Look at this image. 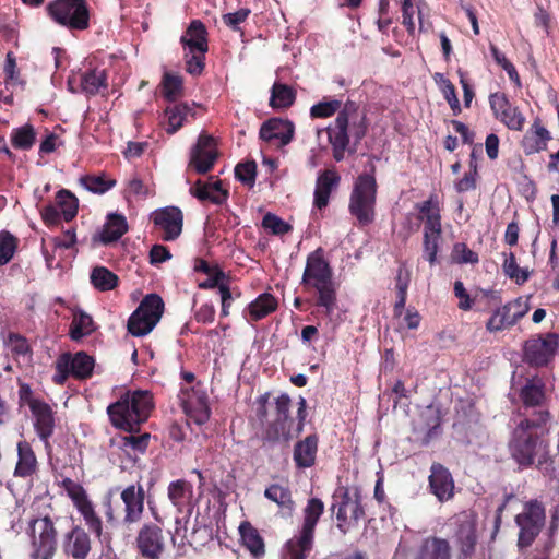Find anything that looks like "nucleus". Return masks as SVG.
Instances as JSON below:
<instances>
[{"label": "nucleus", "instance_id": "59", "mask_svg": "<svg viewBox=\"0 0 559 559\" xmlns=\"http://www.w3.org/2000/svg\"><path fill=\"white\" fill-rule=\"evenodd\" d=\"M193 271L198 275H204L207 280H224V273L216 264H211L203 259H195L193 262Z\"/></svg>", "mask_w": 559, "mask_h": 559}, {"label": "nucleus", "instance_id": "51", "mask_svg": "<svg viewBox=\"0 0 559 559\" xmlns=\"http://www.w3.org/2000/svg\"><path fill=\"white\" fill-rule=\"evenodd\" d=\"M35 130L31 124H25L14 129L11 135V142L15 148L29 150L35 142Z\"/></svg>", "mask_w": 559, "mask_h": 559}, {"label": "nucleus", "instance_id": "12", "mask_svg": "<svg viewBox=\"0 0 559 559\" xmlns=\"http://www.w3.org/2000/svg\"><path fill=\"white\" fill-rule=\"evenodd\" d=\"M559 348V334L548 332L537 334L525 341L523 360L531 367H547L555 358Z\"/></svg>", "mask_w": 559, "mask_h": 559}, {"label": "nucleus", "instance_id": "21", "mask_svg": "<svg viewBox=\"0 0 559 559\" xmlns=\"http://www.w3.org/2000/svg\"><path fill=\"white\" fill-rule=\"evenodd\" d=\"M34 417V429L44 443L46 451H51L50 438L55 431V412L51 406L44 402L40 405H35L31 411Z\"/></svg>", "mask_w": 559, "mask_h": 559}, {"label": "nucleus", "instance_id": "31", "mask_svg": "<svg viewBox=\"0 0 559 559\" xmlns=\"http://www.w3.org/2000/svg\"><path fill=\"white\" fill-rule=\"evenodd\" d=\"M190 193L202 202L210 201L216 205L225 203L228 198V191L222 188L219 180L213 182L197 180L190 188Z\"/></svg>", "mask_w": 559, "mask_h": 559}, {"label": "nucleus", "instance_id": "45", "mask_svg": "<svg viewBox=\"0 0 559 559\" xmlns=\"http://www.w3.org/2000/svg\"><path fill=\"white\" fill-rule=\"evenodd\" d=\"M58 485L67 492L75 508L90 500L84 487L69 477H63Z\"/></svg>", "mask_w": 559, "mask_h": 559}, {"label": "nucleus", "instance_id": "47", "mask_svg": "<svg viewBox=\"0 0 559 559\" xmlns=\"http://www.w3.org/2000/svg\"><path fill=\"white\" fill-rule=\"evenodd\" d=\"M80 85L84 93L95 95L100 87H105V73L97 70L86 72L81 75Z\"/></svg>", "mask_w": 559, "mask_h": 559}, {"label": "nucleus", "instance_id": "10", "mask_svg": "<svg viewBox=\"0 0 559 559\" xmlns=\"http://www.w3.org/2000/svg\"><path fill=\"white\" fill-rule=\"evenodd\" d=\"M546 522L544 506L537 500H531L524 504L523 511L515 516L519 527L518 547L520 550L533 545L542 532Z\"/></svg>", "mask_w": 559, "mask_h": 559}, {"label": "nucleus", "instance_id": "14", "mask_svg": "<svg viewBox=\"0 0 559 559\" xmlns=\"http://www.w3.org/2000/svg\"><path fill=\"white\" fill-rule=\"evenodd\" d=\"M135 548L143 559H160L166 545L163 530L155 523H145L135 537Z\"/></svg>", "mask_w": 559, "mask_h": 559}, {"label": "nucleus", "instance_id": "54", "mask_svg": "<svg viewBox=\"0 0 559 559\" xmlns=\"http://www.w3.org/2000/svg\"><path fill=\"white\" fill-rule=\"evenodd\" d=\"M451 262L457 264H476L478 262V254L471 250L464 242H456L450 254Z\"/></svg>", "mask_w": 559, "mask_h": 559}, {"label": "nucleus", "instance_id": "25", "mask_svg": "<svg viewBox=\"0 0 559 559\" xmlns=\"http://www.w3.org/2000/svg\"><path fill=\"white\" fill-rule=\"evenodd\" d=\"M294 124L288 120L280 118L269 119L263 122L260 129V138L263 141H278L280 146H285L293 140Z\"/></svg>", "mask_w": 559, "mask_h": 559}, {"label": "nucleus", "instance_id": "53", "mask_svg": "<svg viewBox=\"0 0 559 559\" xmlns=\"http://www.w3.org/2000/svg\"><path fill=\"white\" fill-rule=\"evenodd\" d=\"M228 282H199V287L201 289H218L222 301V316L229 314V307L231 301V293L230 288L227 285Z\"/></svg>", "mask_w": 559, "mask_h": 559}, {"label": "nucleus", "instance_id": "60", "mask_svg": "<svg viewBox=\"0 0 559 559\" xmlns=\"http://www.w3.org/2000/svg\"><path fill=\"white\" fill-rule=\"evenodd\" d=\"M7 344L15 356H26L32 353L26 337L19 333H9Z\"/></svg>", "mask_w": 559, "mask_h": 559}, {"label": "nucleus", "instance_id": "29", "mask_svg": "<svg viewBox=\"0 0 559 559\" xmlns=\"http://www.w3.org/2000/svg\"><path fill=\"white\" fill-rule=\"evenodd\" d=\"M323 513L324 503L320 498L308 499L302 509V524L297 534L314 542L316 526Z\"/></svg>", "mask_w": 559, "mask_h": 559}, {"label": "nucleus", "instance_id": "15", "mask_svg": "<svg viewBox=\"0 0 559 559\" xmlns=\"http://www.w3.org/2000/svg\"><path fill=\"white\" fill-rule=\"evenodd\" d=\"M181 394V404L187 416L199 426L207 423L211 417V407L202 384L198 382L190 391L182 389Z\"/></svg>", "mask_w": 559, "mask_h": 559}, {"label": "nucleus", "instance_id": "42", "mask_svg": "<svg viewBox=\"0 0 559 559\" xmlns=\"http://www.w3.org/2000/svg\"><path fill=\"white\" fill-rule=\"evenodd\" d=\"M165 116L167 118V133L177 132L183 124V121L188 118V116H194L193 107L188 105L187 103H181L175 105L173 107H167L165 109Z\"/></svg>", "mask_w": 559, "mask_h": 559}, {"label": "nucleus", "instance_id": "33", "mask_svg": "<svg viewBox=\"0 0 559 559\" xmlns=\"http://www.w3.org/2000/svg\"><path fill=\"white\" fill-rule=\"evenodd\" d=\"M206 35L207 32L204 24L199 20H194L190 23L186 34L181 36L180 43L185 50L206 52L209 49Z\"/></svg>", "mask_w": 559, "mask_h": 559}, {"label": "nucleus", "instance_id": "44", "mask_svg": "<svg viewBox=\"0 0 559 559\" xmlns=\"http://www.w3.org/2000/svg\"><path fill=\"white\" fill-rule=\"evenodd\" d=\"M93 332V320L92 317L80 311L73 316V320L70 324V337L73 341H79L82 337L90 335Z\"/></svg>", "mask_w": 559, "mask_h": 559}, {"label": "nucleus", "instance_id": "56", "mask_svg": "<svg viewBox=\"0 0 559 559\" xmlns=\"http://www.w3.org/2000/svg\"><path fill=\"white\" fill-rule=\"evenodd\" d=\"M80 182L94 193H105L116 183L115 180H106L104 176H85L80 179Z\"/></svg>", "mask_w": 559, "mask_h": 559}, {"label": "nucleus", "instance_id": "39", "mask_svg": "<svg viewBox=\"0 0 559 559\" xmlns=\"http://www.w3.org/2000/svg\"><path fill=\"white\" fill-rule=\"evenodd\" d=\"M314 542L301 535H294L285 543L281 559H307L313 549Z\"/></svg>", "mask_w": 559, "mask_h": 559}, {"label": "nucleus", "instance_id": "24", "mask_svg": "<svg viewBox=\"0 0 559 559\" xmlns=\"http://www.w3.org/2000/svg\"><path fill=\"white\" fill-rule=\"evenodd\" d=\"M319 448V437L311 433L298 440L293 450V460L296 468L307 469L316 465Z\"/></svg>", "mask_w": 559, "mask_h": 559}, {"label": "nucleus", "instance_id": "8", "mask_svg": "<svg viewBox=\"0 0 559 559\" xmlns=\"http://www.w3.org/2000/svg\"><path fill=\"white\" fill-rule=\"evenodd\" d=\"M418 219L424 222V253L433 263L438 252V243L442 233L440 206L435 194L415 205Z\"/></svg>", "mask_w": 559, "mask_h": 559}, {"label": "nucleus", "instance_id": "43", "mask_svg": "<svg viewBox=\"0 0 559 559\" xmlns=\"http://www.w3.org/2000/svg\"><path fill=\"white\" fill-rule=\"evenodd\" d=\"M192 493V486L185 479L171 481L167 488V495L171 503L181 510Z\"/></svg>", "mask_w": 559, "mask_h": 559}, {"label": "nucleus", "instance_id": "11", "mask_svg": "<svg viewBox=\"0 0 559 559\" xmlns=\"http://www.w3.org/2000/svg\"><path fill=\"white\" fill-rule=\"evenodd\" d=\"M306 417L307 402L302 396H299L297 420L295 421L293 417L285 419H272L263 431V441L270 443H289L302 432Z\"/></svg>", "mask_w": 559, "mask_h": 559}, {"label": "nucleus", "instance_id": "63", "mask_svg": "<svg viewBox=\"0 0 559 559\" xmlns=\"http://www.w3.org/2000/svg\"><path fill=\"white\" fill-rule=\"evenodd\" d=\"M292 399L287 393H282L274 400V418L285 419L292 418L290 416Z\"/></svg>", "mask_w": 559, "mask_h": 559}, {"label": "nucleus", "instance_id": "32", "mask_svg": "<svg viewBox=\"0 0 559 559\" xmlns=\"http://www.w3.org/2000/svg\"><path fill=\"white\" fill-rule=\"evenodd\" d=\"M341 177L334 169L321 173L316 181L314 205L323 209L328 205L331 192L337 188Z\"/></svg>", "mask_w": 559, "mask_h": 559}, {"label": "nucleus", "instance_id": "41", "mask_svg": "<svg viewBox=\"0 0 559 559\" xmlns=\"http://www.w3.org/2000/svg\"><path fill=\"white\" fill-rule=\"evenodd\" d=\"M310 284L311 282H305ZM318 293L317 306L323 307L326 316L332 314L336 308L335 282H312Z\"/></svg>", "mask_w": 559, "mask_h": 559}, {"label": "nucleus", "instance_id": "64", "mask_svg": "<svg viewBox=\"0 0 559 559\" xmlns=\"http://www.w3.org/2000/svg\"><path fill=\"white\" fill-rule=\"evenodd\" d=\"M340 107V100L322 102L317 105H313L310 109V114L312 117L326 118L336 112Z\"/></svg>", "mask_w": 559, "mask_h": 559}, {"label": "nucleus", "instance_id": "35", "mask_svg": "<svg viewBox=\"0 0 559 559\" xmlns=\"http://www.w3.org/2000/svg\"><path fill=\"white\" fill-rule=\"evenodd\" d=\"M239 532L242 544L249 550L251 556L255 559L262 558L265 554V545L258 530L249 522H243L239 527Z\"/></svg>", "mask_w": 559, "mask_h": 559}, {"label": "nucleus", "instance_id": "30", "mask_svg": "<svg viewBox=\"0 0 559 559\" xmlns=\"http://www.w3.org/2000/svg\"><path fill=\"white\" fill-rule=\"evenodd\" d=\"M519 397L525 408L542 407L546 402V384L543 379H527L519 391Z\"/></svg>", "mask_w": 559, "mask_h": 559}, {"label": "nucleus", "instance_id": "22", "mask_svg": "<svg viewBox=\"0 0 559 559\" xmlns=\"http://www.w3.org/2000/svg\"><path fill=\"white\" fill-rule=\"evenodd\" d=\"M453 538L459 548V558H471L477 545L476 523L467 518L459 520Z\"/></svg>", "mask_w": 559, "mask_h": 559}, {"label": "nucleus", "instance_id": "13", "mask_svg": "<svg viewBox=\"0 0 559 559\" xmlns=\"http://www.w3.org/2000/svg\"><path fill=\"white\" fill-rule=\"evenodd\" d=\"M47 10L49 15L62 26L72 29L88 27V11L84 0H55Z\"/></svg>", "mask_w": 559, "mask_h": 559}, {"label": "nucleus", "instance_id": "5", "mask_svg": "<svg viewBox=\"0 0 559 559\" xmlns=\"http://www.w3.org/2000/svg\"><path fill=\"white\" fill-rule=\"evenodd\" d=\"M333 500L331 511H336V527L345 535L366 516L361 491L359 488L350 491L348 487H340L333 493Z\"/></svg>", "mask_w": 559, "mask_h": 559}, {"label": "nucleus", "instance_id": "52", "mask_svg": "<svg viewBox=\"0 0 559 559\" xmlns=\"http://www.w3.org/2000/svg\"><path fill=\"white\" fill-rule=\"evenodd\" d=\"M163 94L166 99L174 102L182 94V78L171 73H165L163 81Z\"/></svg>", "mask_w": 559, "mask_h": 559}, {"label": "nucleus", "instance_id": "27", "mask_svg": "<svg viewBox=\"0 0 559 559\" xmlns=\"http://www.w3.org/2000/svg\"><path fill=\"white\" fill-rule=\"evenodd\" d=\"M263 495H264L265 499L274 502L278 507V509L283 515H285V516L293 515L295 508H296V503L293 498L292 489L287 481L285 484L284 483H273V484L269 485L264 489Z\"/></svg>", "mask_w": 559, "mask_h": 559}, {"label": "nucleus", "instance_id": "49", "mask_svg": "<svg viewBox=\"0 0 559 559\" xmlns=\"http://www.w3.org/2000/svg\"><path fill=\"white\" fill-rule=\"evenodd\" d=\"M78 511L81 513V515L84 519V522L88 530L94 533L97 537H100L103 533V522L102 519L98 516V514L94 510V506L91 500L85 502L84 504H81L79 508H76Z\"/></svg>", "mask_w": 559, "mask_h": 559}, {"label": "nucleus", "instance_id": "23", "mask_svg": "<svg viewBox=\"0 0 559 559\" xmlns=\"http://www.w3.org/2000/svg\"><path fill=\"white\" fill-rule=\"evenodd\" d=\"M17 461L13 475L16 478L32 480L39 471V463L32 444L26 440H20L16 444Z\"/></svg>", "mask_w": 559, "mask_h": 559}, {"label": "nucleus", "instance_id": "7", "mask_svg": "<svg viewBox=\"0 0 559 559\" xmlns=\"http://www.w3.org/2000/svg\"><path fill=\"white\" fill-rule=\"evenodd\" d=\"M123 503L122 511L112 508L110 502L107 503L105 516L110 525L121 523L126 527H130L141 521L144 512L145 491L143 486L138 483L126 487L120 493Z\"/></svg>", "mask_w": 559, "mask_h": 559}, {"label": "nucleus", "instance_id": "62", "mask_svg": "<svg viewBox=\"0 0 559 559\" xmlns=\"http://www.w3.org/2000/svg\"><path fill=\"white\" fill-rule=\"evenodd\" d=\"M262 226L274 235H283L290 230V226L278 216L267 213L262 221Z\"/></svg>", "mask_w": 559, "mask_h": 559}, {"label": "nucleus", "instance_id": "37", "mask_svg": "<svg viewBox=\"0 0 559 559\" xmlns=\"http://www.w3.org/2000/svg\"><path fill=\"white\" fill-rule=\"evenodd\" d=\"M278 307L277 299L270 293H263L252 300L247 308L251 321H260Z\"/></svg>", "mask_w": 559, "mask_h": 559}, {"label": "nucleus", "instance_id": "1", "mask_svg": "<svg viewBox=\"0 0 559 559\" xmlns=\"http://www.w3.org/2000/svg\"><path fill=\"white\" fill-rule=\"evenodd\" d=\"M154 408V400L151 391H126L118 401L107 407L110 424L130 435L121 437L120 448L130 453H144L148 447L151 435L144 432L134 435L140 426L145 423Z\"/></svg>", "mask_w": 559, "mask_h": 559}, {"label": "nucleus", "instance_id": "38", "mask_svg": "<svg viewBox=\"0 0 559 559\" xmlns=\"http://www.w3.org/2000/svg\"><path fill=\"white\" fill-rule=\"evenodd\" d=\"M549 139L548 130L535 121L524 135L522 145L526 154H533L544 150Z\"/></svg>", "mask_w": 559, "mask_h": 559}, {"label": "nucleus", "instance_id": "55", "mask_svg": "<svg viewBox=\"0 0 559 559\" xmlns=\"http://www.w3.org/2000/svg\"><path fill=\"white\" fill-rule=\"evenodd\" d=\"M502 269L504 275L511 280H527L531 276V272L527 267H520L518 265L515 255L512 252L506 254Z\"/></svg>", "mask_w": 559, "mask_h": 559}, {"label": "nucleus", "instance_id": "26", "mask_svg": "<svg viewBox=\"0 0 559 559\" xmlns=\"http://www.w3.org/2000/svg\"><path fill=\"white\" fill-rule=\"evenodd\" d=\"M95 360L85 352H79L72 355L71 353L61 354L60 366L66 370L67 367L71 369L72 377L76 380H86L93 376Z\"/></svg>", "mask_w": 559, "mask_h": 559}, {"label": "nucleus", "instance_id": "57", "mask_svg": "<svg viewBox=\"0 0 559 559\" xmlns=\"http://www.w3.org/2000/svg\"><path fill=\"white\" fill-rule=\"evenodd\" d=\"M16 249V238L8 231L0 233V265L7 264Z\"/></svg>", "mask_w": 559, "mask_h": 559}, {"label": "nucleus", "instance_id": "18", "mask_svg": "<svg viewBox=\"0 0 559 559\" xmlns=\"http://www.w3.org/2000/svg\"><path fill=\"white\" fill-rule=\"evenodd\" d=\"M428 487L430 493L441 503L450 501L454 497V478L449 468L441 463L433 462L431 464Z\"/></svg>", "mask_w": 559, "mask_h": 559}, {"label": "nucleus", "instance_id": "34", "mask_svg": "<svg viewBox=\"0 0 559 559\" xmlns=\"http://www.w3.org/2000/svg\"><path fill=\"white\" fill-rule=\"evenodd\" d=\"M331 269L324 259L323 250L317 249L307 259L302 280H330Z\"/></svg>", "mask_w": 559, "mask_h": 559}, {"label": "nucleus", "instance_id": "17", "mask_svg": "<svg viewBox=\"0 0 559 559\" xmlns=\"http://www.w3.org/2000/svg\"><path fill=\"white\" fill-rule=\"evenodd\" d=\"M154 225L162 231V239L173 241L177 239L183 226V214L177 206H166L152 213Z\"/></svg>", "mask_w": 559, "mask_h": 559}, {"label": "nucleus", "instance_id": "20", "mask_svg": "<svg viewBox=\"0 0 559 559\" xmlns=\"http://www.w3.org/2000/svg\"><path fill=\"white\" fill-rule=\"evenodd\" d=\"M61 548L68 558L87 559L92 550L88 533L80 525H74L62 538Z\"/></svg>", "mask_w": 559, "mask_h": 559}, {"label": "nucleus", "instance_id": "28", "mask_svg": "<svg viewBox=\"0 0 559 559\" xmlns=\"http://www.w3.org/2000/svg\"><path fill=\"white\" fill-rule=\"evenodd\" d=\"M414 559H452L450 543L445 538L428 536L421 540Z\"/></svg>", "mask_w": 559, "mask_h": 559}, {"label": "nucleus", "instance_id": "6", "mask_svg": "<svg viewBox=\"0 0 559 559\" xmlns=\"http://www.w3.org/2000/svg\"><path fill=\"white\" fill-rule=\"evenodd\" d=\"M377 182L371 174L359 175L354 183L348 210L359 226H367L376 216Z\"/></svg>", "mask_w": 559, "mask_h": 559}, {"label": "nucleus", "instance_id": "9", "mask_svg": "<svg viewBox=\"0 0 559 559\" xmlns=\"http://www.w3.org/2000/svg\"><path fill=\"white\" fill-rule=\"evenodd\" d=\"M165 310L163 298L155 293L147 294L128 319V332L135 337L151 333L160 321Z\"/></svg>", "mask_w": 559, "mask_h": 559}, {"label": "nucleus", "instance_id": "4", "mask_svg": "<svg viewBox=\"0 0 559 559\" xmlns=\"http://www.w3.org/2000/svg\"><path fill=\"white\" fill-rule=\"evenodd\" d=\"M57 520L46 514L28 521L26 534L29 537L31 559H53L58 549Z\"/></svg>", "mask_w": 559, "mask_h": 559}, {"label": "nucleus", "instance_id": "2", "mask_svg": "<svg viewBox=\"0 0 559 559\" xmlns=\"http://www.w3.org/2000/svg\"><path fill=\"white\" fill-rule=\"evenodd\" d=\"M537 419H522L514 428L509 448L512 457L521 466L536 465L544 473L554 471V459L550 455L549 443L536 428L545 425L549 419L548 411L536 413Z\"/></svg>", "mask_w": 559, "mask_h": 559}, {"label": "nucleus", "instance_id": "40", "mask_svg": "<svg viewBox=\"0 0 559 559\" xmlns=\"http://www.w3.org/2000/svg\"><path fill=\"white\" fill-rule=\"evenodd\" d=\"M128 230L126 217L119 214H110L99 235V240L107 245L120 239Z\"/></svg>", "mask_w": 559, "mask_h": 559}, {"label": "nucleus", "instance_id": "61", "mask_svg": "<svg viewBox=\"0 0 559 559\" xmlns=\"http://www.w3.org/2000/svg\"><path fill=\"white\" fill-rule=\"evenodd\" d=\"M255 168L254 162L238 164L235 168V176L242 183L252 186L255 179Z\"/></svg>", "mask_w": 559, "mask_h": 559}, {"label": "nucleus", "instance_id": "36", "mask_svg": "<svg viewBox=\"0 0 559 559\" xmlns=\"http://www.w3.org/2000/svg\"><path fill=\"white\" fill-rule=\"evenodd\" d=\"M454 295L459 299L461 310H469L476 301L498 298L496 290L477 289L471 295L464 287L463 282H454Z\"/></svg>", "mask_w": 559, "mask_h": 559}, {"label": "nucleus", "instance_id": "46", "mask_svg": "<svg viewBox=\"0 0 559 559\" xmlns=\"http://www.w3.org/2000/svg\"><path fill=\"white\" fill-rule=\"evenodd\" d=\"M421 416L425 418L427 430L418 441L420 445L426 447L440 433L441 418L439 414L432 412L431 408H428Z\"/></svg>", "mask_w": 559, "mask_h": 559}, {"label": "nucleus", "instance_id": "48", "mask_svg": "<svg viewBox=\"0 0 559 559\" xmlns=\"http://www.w3.org/2000/svg\"><path fill=\"white\" fill-rule=\"evenodd\" d=\"M56 200L66 222L75 217L78 213V200L70 191L64 189L60 190L56 195Z\"/></svg>", "mask_w": 559, "mask_h": 559}, {"label": "nucleus", "instance_id": "58", "mask_svg": "<svg viewBox=\"0 0 559 559\" xmlns=\"http://www.w3.org/2000/svg\"><path fill=\"white\" fill-rule=\"evenodd\" d=\"M206 52L185 50L186 70L192 75H199L204 69Z\"/></svg>", "mask_w": 559, "mask_h": 559}, {"label": "nucleus", "instance_id": "16", "mask_svg": "<svg viewBox=\"0 0 559 559\" xmlns=\"http://www.w3.org/2000/svg\"><path fill=\"white\" fill-rule=\"evenodd\" d=\"M218 153L214 138L201 134L195 145L191 148L188 168L198 174H206L213 168Z\"/></svg>", "mask_w": 559, "mask_h": 559}, {"label": "nucleus", "instance_id": "3", "mask_svg": "<svg viewBox=\"0 0 559 559\" xmlns=\"http://www.w3.org/2000/svg\"><path fill=\"white\" fill-rule=\"evenodd\" d=\"M366 130L365 116L360 112L359 106L355 102H347L334 123L325 130L334 159L341 162L344 158L350 135L358 142L365 136Z\"/></svg>", "mask_w": 559, "mask_h": 559}, {"label": "nucleus", "instance_id": "50", "mask_svg": "<svg viewBox=\"0 0 559 559\" xmlns=\"http://www.w3.org/2000/svg\"><path fill=\"white\" fill-rule=\"evenodd\" d=\"M295 100V92L292 87L275 83L272 88L271 105L275 108L289 107Z\"/></svg>", "mask_w": 559, "mask_h": 559}, {"label": "nucleus", "instance_id": "19", "mask_svg": "<svg viewBox=\"0 0 559 559\" xmlns=\"http://www.w3.org/2000/svg\"><path fill=\"white\" fill-rule=\"evenodd\" d=\"M490 107L493 115L509 129L520 131L525 123V117L519 111L518 107L510 104L503 93H495L489 97Z\"/></svg>", "mask_w": 559, "mask_h": 559}]
</instances>
